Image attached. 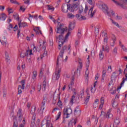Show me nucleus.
<instances>
[{
	"mask_svg": "<svg viewBox=\"0 0 127 127\" xmlns=\"http://www.w3.org/2000/svg\"><path fill=\"white\" fill-rule=\"evenodd\" d=\"M74 27H75V23H70L68 26V32L65 35V38L63 37V34H64V32L67 30V28L64 27V25L63 24H61L56 29V31L57 33L58 34H60L59 35H56V39H59L60 40L59 41V44L58 47V49L59 50H61V47H62V45L64 44V42H65L66 40L68 39V37H69V35L71 34V31H72V29H74Z\"/></svg>",
	"mask_w": 127,
	"mask_h": 127,
	"instance_id": "f257e3e1",
	"label": "nucleus"
},
{
	"mask_svg": "<svg viewBox=\"0 0 127 127\" xmlns=\"http://www.w3.org/2000/svg\"><path fill=\"white\" fill-rule=\"evenodd\" d=\"M97 6L101 9L105 13H107L108 16H111V14H110V12H108V10H109V8L108 7V5L104 3H98L97 4Z\"/></svg>",
	"mask_w": 127,
	"mask_h": 127,
	"instance_id": "f03ea898",
	"label": "nucleus"
},
{
	"mask_svg": "<svg viewBox=\"0 0 127 127\" xmlns=\"http://www.w3.org/2000/svg\"><path fill=\"white\" fill-rule=\"evenodd\" d=\"M67 49V46H64V47H63L62 51L60 53V55L58 56L57 61V67L56 68H58V66H59V62L62 61L63 60V54H64V51L66 50Z\"/></svg>",
	"mask_w": 127,
	"mask_h": 127,
	"instance_id": "7ed1b4c3",
	"label": "nucleus"
},
{
	"mask_svg": "<svg viewBox=\"0 0 127 127\" xmlns=\"http://www.w3.org/2000/svg\"><path fill=\"white\" fill-rule=\"evenodd\" d=\"M72 114V109L70 108H64V118L68 119L70 118V115Z\"/></svg>",
	"mask_w": 127,
	"mask_h": 127,
	"instance_id": "20e7f679",
	"label": "nucleus"
},
{
	"mask_svg": "<svg viewBox=\"0 0 127 127\" xmlns=\"http://www.w3.org/2000/svg\"><path fill=\"white\" fill-rule=\"evenodd\" d=\"M46 102H47V99L44 98L42 102V106L41 107V109L40 110L38 109L37 111V115H39V116H42V115H43V111H44V109H45L44 106H45V104L46 103Z\"/></svg>",
	"mask_w": 127,
	"mask_h": 127,
	"instance_id": "39448f33",
	"label": "nucleus"
},
{
	"mask_svg": "<svg viewBox=\"0 0 127 127\" xmlns=\"http://www.w3.org/2000/svg\"><path fill=\"white\" fill-rule=\"evenodd\" d=\"M35 110H36V107L35 106H33L31 109V114L33 115L32 120V122L31 123V126L34 127L35 123Z\"/></svg>",
	"mask_w": 127,
	"mask_h": 127,
	"instance_id": "423d86ee",
	"label": "nucleus"
},
{
	"mask_svg": "<svg viewBox=\"0 0 127 127\" xmlns=\"http://www.w3.org/2000/svg\"><path fill=\"white\" fill-rule=\"evenodd\" d=\"M68 10H70V4L64 3L62 5V11L64 13H67Z\"/></svg>",
	"mask_w": 127,
	"mask_h": 127,
	"instance_id": "0eeeda50",
	"label": "nucleus"
},
{
	"mask_svg": "<svg viewBox=\"0 0 127 127\" xmlns=\"http://www.w3.org/2000/svg\"><path fill=\"white\" fill-rule=\"evenodd\" d=\"M80 5V3H73L72 5L69 4V11L74 12V10H78V7Z\"/></svg>",
	"mask_w": 127,
	"mask_h": 127,
	"instance_id": "6e6552de",
	"label": "nucleus"
},
{
	"mask_svg": "<svg viewBox=\"0 0 127 127\" xmlns=\"http://www.w3.org/2000/svg\"><path fill=\"white\" fill-rule=\"evenodd\" d=\"M78 62L80 66L77 68V71L74 72V75L75 76H80V69H82V67H83V64H82V60L81 59H78Z\"/></svg>",
	"mask_w": 127,
	"mask_h": 127,
	"instance_id": "1a4fd4ad",
	"label": "nucleus"
},
{
	"mask_svg": "<svg viewBox=\"0 0 127 127\" xmlns=\"http://www.w3.org/2000/svg\"><path fill=\"white\" fill-rule=\"evenodd\" d=\"M21 84L22 85H19L18 87V95H20V94H21V93H22V91H21V90H24V85H25V82H24V80H23L22 81H21Z\"/></svg>",
	"mask_w": 127,
	"mask_h": 127,
	"instance_id": "9d476101",
	"label": "nucleus"
},
{
	"mask_svg": "<svg viewBox=\"0 0 127 127\" xmlns=\"http://www.w3.org/2000/svg\"><path fill=\"white\" fill-rule=\"evenodd\" d=\"M100 116H106V118H113V114L111 113V111H108L107 112V113L106 114L105 112L104 111H101V114Z\"/></svg>",
	"mask_w": 127,
	"mask_h": 127,
	"instance_id": "9b49d317",
	"label": "nucleus"
},
{
	"mask_svg": "<svg viewBox=\"0 0 127 127\" xmlns=\"http://www.w3.org/2000/svg\"><path fill=\"white\" fill-rule=\"evenodd\" d=\"M74 115L77 117H79L81 115V110L79 106H77L74 109Z\"/></svg>",
	"mask_w": 127,
	"mask_h": 127,
	"instance_id": "f8f14e48",
	"label": "nucleus"
},
{
	"mask_svg": "<svg viewBox=\"0 0 127 127\" xmlns=\"http://www.w3.org/2000/svg\"><path fill=\"white\" fill-rule=\"evenodd\" d=\"M94 10V7H91L89 10L88 14L90 17H93L96 13V10Z\"/></svg>",
	"mask_w": 127,
	"mask_h": 127,
	"instance_id": "ddd939ff",
	"label": "nucleus"
},
{
	"mask_svg": "<svg viewBox=\"0 0 127 127\" xmlns=\"http://www.w3.org/2000/svg\"><path fill=\"white\" fill-rule=\"evenodd\" d=\"M60 72H61V70L60 69H58V72L53 76V78L54 79V80L59 79V78H60Z\"/></svg>",
	"mask_w": 127,
	"mask_h": 127,
	"instance_id": "4468645a",
	"label": "nucleus"
},
{
	"mask_svg": "<svg viewBox=\"0 0 127 127\" xmlns=\"http://www.w3.org/2000/svg\"><path fill=\"white\" fill-rule=\"evenodd\" d=\"M90 66V61L88 60L86 64V70L85 71V75L87 76V77H88L89 76V67Z\"/></svg>",
	"mask_w": 127,
	"mask_h": 127,
	"instance_id": "2eb2a0df",
	"label": "nucleus"
},
{
	"mask_svg": "<svg viewBox=\"0 0 127 127\" xmlns=\"http://www.w3.org/2000/svg\"><path fill=\"white\" fill-rule=\"evenodd\" d=\"M119 3L123 5V6H121V7L124 8V9H127V7L124 5V4H127V0H119Z\"/></svg>",
	"mask_w": 127,
	"mask_h": 127,
	"instance_id": "dca6fc26",
	"label": "nucleus"
},
{
	"mask_svg": "<svg viewBox=\"0 0 127 127\" xmlns=\"http://www.w3.org/2000/svg\"><path fill=\"white\" fill-rule=\"evenodd\" d=\"M22 112V110L20 109L18 110L17 113V117H18L19 119V121H22V117H23V115L21 113Z\"/></svg>",
	"mask_w": 127,
	"mask_h": 127,
	"instance_id": "f3484780",
	"label": "nucleus"
},
{
	"mask_svg": "<svg viewBox=\"0 0 127 127\" xmlns=\"http://www.w3.org/2000/svg\"><path fill=\"white\" fill-rule=\"evenodd\" d=\"M100 105L99 106V110H102L104 107V104H105V98L101 97L100 99Z\"/></svg>",
	"mask_w": 127,
	"mask_h": 127,
	"instance_id": "a211bd4d",
	"label": "nucleus"
},
{
	"mask_svg": "<svg viewBox=\"0 0 127 127\" xmlns=\"http://www.w3.org/2000/svg\"><path fill=\"white\" fill-rule=\"evenodd\" d=\"M74 83H75V78L72 77L70 83L68 85V90H72V86H73V85H74Z\"/></svg>",
	"mask_w": 127,
	"mask_h": 127,
	"instance_id": "6ab92c4d",
	"label": "nucleus"
},
{
	"mask_svg": "<svg viewBox=\"0 0 127 127\" xmlns=\"http://www.w3.org/2000/svg\"><path fill=\"white\" fill-rule=\"evenodd\" d=\"M75 17L78 19V20H86V17L82 16L80 14H77L75 15Z\"/></svg>",
	"mask_w": 127,
	"mask_h": 127,
	"instance_id": "aec40b11",
	"label": "nucleus"
},
{
	"mask_svg": "<svg viewBox=\"0 0 127 127\" xmlns=\"http://www.w3.org/2000/svg\"><path fill=\"white\" fill-rule=\"evenodd\" d=\"M102 50L108 53V52H109L110 51V48L109 47V46H108V45H103L102 46Z\"/></svg>",
	"mask_w": 127,
	"mask_h": 127,
	"instance_id": "412c9836",
	"label": "nucleus"
},
{
	"mask_svg": "<svg viewBox=\"0 0 127 127\" xmlns=\"http://www.w3.org/2000/svg\"><path fill=\"white\" fill-rule=\"evenodd\" d=\"M36 77H37V71H34L33 72V75L32 76V82H33V83L35 82V80H36Z\"/></svg>",
	"mask_w": 127,
	"mask_h": 127,
	"instance_id": "4be33fe9",
	"label": "nucleus"
},
{
	"mask_svg": "<svg viewBox=\"0 0 127 127\" xmlns=\"http://www.w3.org/2000/svg\"><path fill=\"white\" fill-rule=\"evenodd\" d=\"M73 124H74V125H76V124H77V121L75 119H72L68 123V127H73Z\"/></svg>",
	"mask_w": 127,
	"mask_h": 127,
	"instance_id": "5701e85b",
	"label": "nucleus"
},
{
	"mask_svg": "<svg viewBox=\"0 0 127 127\" xmlns=\"http://www.w3.org/2000/svg\"><path fill=\"white\" fill-rule=\"evenodd\" d=\"M45 46H44L43 47H42V50L44 52L43 55H41V59H42V58H43V57H46V56H47V52L45 51Z\"/></svg>",
	"mask_w": 127,
	"mask_h": 127,
	"instance_id": "b1692460",
	"label": "nucleus"
},
{
	"mask_svg": "<svg viewBox=\"0 0 127 127\" xmlns=\"http://www.w3.org/2000/svg\"><path fill=\"white\" fill-rule=\"evenodd\" d=\"M96 90H97V87H96V83H94V84L91 86V93L92 94H94L95 92H96Z\"/></svg>",
	"mask_w": 127,
	"mask_h": 127,
	"instance_id": "393cba45",
	"label": "nucleus"
},
{
	"mask_svg": "<svg viewBox=\"0 0 127 127\" xmlns=\"http://www.w3.org/2000/svg\"><path fill=\"white\" fill-rule=\"evenodd\" d=\"M104 51L103 50H100L99 52V59L100 60H103L104 59Z\"/></svg>",
	"mask_w": 127,
	"mask_h": 127,
	"instance_id": "a878e982",
	"label": "nucleus"
},
{
	"mask_svg": "<svg viewBox=\"0 0 127 127\" xmlns=\"http://www.w3.org/2000/svg\"><path fill=\"white\" fill-rule=\"evenodd\" d=\"M119 46L121 47L122 49H123V51L125 52H127V48L124 45L122 44V42H119Z\"/></svg>",
	"mask_w": 127,
	"mask_h": 127,
	"instance_id": "bb28decb",
	"label": "nucleus"
},
{
	"mask_svg": "<svg viewBox=\"0 0 127 127\" xmlns=\"http://www.w3.org/2000/svg\"><path fill=\"white\" fill-rule=\"evenodd\" d=\"M78 13H82L83 11H84V8L83 7V6L79 5L78 6Z\"/></svg>",
	"mask_w": 127,
	"mask_h": 127,
	"instance_id": "cd10ccee",
	"label": "nucleus"
},
{
	"mask_svg": "<svg viewBox=\"0 0 127 127\" xmlns=\"http://www.w3.org/2000/svg\"><path fill=\"white\" fill-rule=\"evenodd\" d=\"M110 21H111L112 24H114V25H115V26H117V27H118V28H120V25L118 22H116L115 20L112 19V18H110Z\"/></svg>",
	"mask_w": 127,
	"mask_h": 127,
	"instance_id": "c85d7f7f",
	"label": "nucleus"
},
{
	"mask_svg": "<svg viewBox=\"0 0 127 127\" xmlns=\"http://www.w3.org/2000/svg\"><path fill=\"white\" fill-rule=\"evenodd\" d=\"M125 77H126V78L124 77L123 78V81L121 83L120 88H119V89H121V88H122L123 85H124L125 84V82H126V81H127V73L126 74Z\"/></svg>",
	"mask_w": 127,
	"mask_h": 127,
	"instance_id": "c756f323",
	"label": "nucleus"
},
{
	"mask_svg": "<svg viewBox=\"0 0 127 127\" xmlns=\"http://www.w3.org/2000/svg\"><path fill=\"white\" fill-rule=\"evenodd\" d=\"M67 17L69 19H72L75 17V15L73 14L72 13L69 12L67 14Z\"/></svg>",
	"mask_w": 127,
	"mask_h": 127,
	"instance_id": "7c9ffc66",
	"label": "nucleus"
},
{
	"mask_svg": "<svg viewBox=\"0 0 127 127\" xmlns=\"http://www.w3.org/2000/svg\"><path fill=\"white\" fill-rule=\"evenodd\" d=\"M6 18V15L5 14H2L0 15V19L3 21H4Z\"/></svg>",
	"mask_w": 127,
	"mask_h": 127,
	"instance_id": "2f4dec72",
	"label": "nucleus"
},
{
	"mask_svg": "<svg viewBox=\"0 0 127 127\" xmlns=\"http://www.w3.org/2000/svg\"><path fill=\"white\" fill-rule=\"evenodd\" d=\"M76 98V96L75 95H72L71 97V98L70 99V101L69 102V105L70 106H72L73 104H74V99Z\"/></svg>",
	"mask_w": 127,
	"mask_h": 127,
	"instance_id": "473e14b6",
	"label": "nucleus"
},
{
	"mask_svg": "<svg viewBox=\"0 0 127 127\" xmlns=\"http://www.w3.org/2000/svg\"><path fill=\"white\" fill-rule=\"evenodd\" d=\"M32 50H27L26 53H25V56H30L31 55H32Z\"/></svg>",
	"mask_w": 127,
	"mask_h": 127,
	"instance_id": "72a5a7b5",
	"label": "nucleus"
},
{
	"mask_svg": "<svg viewBox=\"0 0 127 127\" xmlns=\"http://www.w3.org/2000/svg\"><path fill=\"white\" fill-rule=\"evenodd\" d=\"M19 27H25V26H27V24L25 22L19 23L18 24Z\"/></svg>",
	"mask_w": 127,
	"mask_h": 127,
	"instance_id": "f704fd0d",
	"label": "nucleus"
},
{
	"mask_svg": "<svg viewBox=\"0 0 127 127\" xmlns=\"http://www.w3.org/2000/svg\"><path fill=\"white\" fill-rule=\"evenodd\" d=\"M117 73H118V71H114L111 76V78H113V79H116V78L118 77V75H117Z\"/></svg>",
	"mask_w": 127,
	"mask_h": 127,
	"instance_id": "c9c22d12",
	"label": "nucleus"
},
{
	"mask_svg": "<svg viewBox=\"0 0 127 127\" xmlns=\"http://www.w3.org/2000/svg\"><path fill=\"white\" fill-rule=\"evenodd\" d=\"M46 81L44 80L43 82V88H42V90L43 91H45V90H46Z\"/></svg>",
	"mask_w": 127,
	"mask_h": 127,
	"instance_id": "e433bc0d",
	"label": "nucleus"
},
{
	"mask_svg": "<svg viewBox=\"0 0 127 127\" xmlns=\"http://www.w3.org/2000/svg\"><path fill=\"white\" fill-rule=\"evenodd\" d=\"M13 28V29H17V26L16 25L14 27L12 26V25L10 24L9 25L8 29L9 30H11V29Z\"/></svg>",
	"mask_w": 127,
	"mask_h": 127,
	"instance_id": "4c0bfd02",
	"label": "nucleus"
},
{
	"mask_svg": "<svg viewBox=\"0 0 127 127\" xmlns=\"http://www.w3.org/2000/svg\"><path fill=\"white\" fill-rule=\"evenodd\" d=\"M35 91V86L34 85L31 86V90L30 91V94H32L33 92Z\"/></svg>",
	"mask_w": 127,
	"mask_h": 127,
	"instance_id": "58836bf2",
	"label": "nucleus"
},
{
	"mask_svg": "<svg viewBox=\"0 0 127 127\" xmlns=\"http://www.w3.org/2000/svg\"><path fill=\"white\" fill-rule=\"evenodd\" d=\"M108 12H109V13L111 15V16H109L110 17H112V16H115V12H114L113 10H110L109 11V10H108Z\"/></svg>",
	"mask_w": 127,
	"mask_h": 127,
	"instance_id": "ea45409f",
	"label": "nucleus"
},
{
	"mask_svg": "<svg viewBox=\"0 0 127 127\" xmlns=\"http://www.w3.org/2000/svg\"><path fill=\"white\" fill-rule=\"evenodd\" d=\"M112 39H113V43L112 44H111V46L112 47L115 46V42H116V37L115 36V35H113L112 37Z\"/></svg>",
	"mask_w": 127,
	"mask_h": 127,
	"instance_id": "a19ab883",
	"label": "nucleus"
},
{
	"mask_svg": "<svg viewBox=\"0 0 127 127\" xmlns=\"http://www.w3.org/2000/svg\"><path fill=\"white\" fill-rule=\"evenodd\" d=\"M46 127H53L52 124H50V121L49 120L47 121Z\"/></svg>",
	"mask_w": 127,
	"mask_h": 127,
	"instance_id": "79ce46f5",
	"label": "nucleus"
},
{
	"mask_svg": "<svg viewBox=\"0 0 127 127\" xmlns=\"http://www.w3.org/2000/svg\"><path fill=\"white\" fill-rule=\"evenodd\" d=\"M112 1H113V2H114V3H115V4H117V5H120L121 6H123V5L120 3V2L119 1H118L116 0H112Z\"/></svg>",
	"mask_w": 127,
	"mask_h": 127,
	"instance_id": "37998d69",
	"label": "nucleus"
},
{
	"mask_svg": "<svg viewBox=\"0 0 127 127\" xmlns=\"http://www.w3.org/2000/svg\"><path fill=\"white\" fill-rule=\"evenodd\" d=\"M118 106V103L115 101V100H113V103H112V106L113 108H116Z\"/></svg>",
	"mask_w": 127,
	"mask_h": 127,
	"instance_id": "c03bdc74",
	"label": "nucleus"
},
{
	"mask_svg": "<svg viewBox=\"0 0 127 127\" xmlns=\"http://www.w3.org/2000/svg\"><path fill=\"white\" fill-rule=\"evenodd\" d=\"M0 42L1 43V44H2V45H5V46H7V42H5V41H1V39H0Z\"/></svg>",
	"mask_w": 127,
	"mask_h": 127,
	"instance_id": "a18cd8bd",
	"label": "nucleus"
},
{
	"mask_svg": "<svg viewBox=\"0 0 127 127\" xmlns=\"http://www.w3.org/2000/svg\"><path fill=\"white\" fill-rule=\"evenodd\" d=\"M106 73H107V72L106 71V70H103V72H102L103 78L102 79V81H104V78H105V77H106Z\"/></svg>",
	"mask_w": 127,
	"mask_h": 127,
	"instance_id": "49530a36",
	"label": "nucleus"
},
{
	"mask_svg": "<svg viewBox=\"0 0 127 127\" xmlns=\"http://www.w3.org/2000/svg\"><path fill=\"white\" fill-rule=\"evenodd\" d=\"M104 43L103 45H108V37L104 38Z\"/></svg>",
	"mask_w": 127,
	"mask_h": 127,
	"instance_id": "de8ad7c7",
	"label": "nucleus"
},
{
	"mask_svg": "<svg viewBox=\"0 0 127 127\" xmlns=\"http://www.w3.org/2000/svg\"><path fill=\"white\" fill-rule=\"evenodd\" d=\"M11 3H15V4H19V3L15 0H10Z\"/></svg>",
	"mask_w": 127,
	"mask_h": 127,
	"instance_id": "09e8293b",
	"label": "nucleus"
},
{
	"mask_svg": "<svg viewBox=\"0 0 127 127\" xmlns=\"http://www.w3.org/2000/svg\"><path fill=\"white\" fill-rule=\"evenodd\" d=\"M99 102H100V100H99V99H96L95 100L94 105H96V107H98L99 106Z\"/></svg>",
	"mask_w": 127,
	"mask_h": 127,
	"instance_id": "8fccbe9b",
	"label": "nucleus"
},
{
	"mask_svg": "<svg viewBox=\"0 0 127 127\" xmlns=\"http://www.w3.org/2000/svg\"><path fill=\"white\" fill-rule=\"evenodd\" d=\"M115 17L117 20H121L122 19V16H119V15H115Z\"/></svg>",
	"mask_w": 127,
	"mask_h": 127,
	"instance_id": "3c124183",
	"label": "nucleus"
},
{
	"mask_svg": "<svg viewBox=\"0 0 127 127\" xmlns=\"http://www.w3.org/2000/svg\"><path fill=\"white\" fill-rule=\"evenodd\" d=\"M89 100H90V95H88L85 100V103L87 104V103L89 102Z\"/></svg>",
	"mask_w": 127,
	"mask_h": 127,
	"instance_id": "603ef678",
	"label": "nucleus"
},
{
	"mask_svg": "<svg viewBox=\"0 0 127 127\" xmlns=\"http://www.w3.org/2000/svg\"><path fill=\"white\" fill-rule=\"evenodd\" d=\"M13 17L15 19H16L17 20H19V18H18V14H15V15H13Z\"/></svg>",
	"mask_w": 127,
	"mask_h": 127,
	"instance_id": "864d4df0",
	"label": "nucleus"
},
{
	"mask_svg": "<svg viewBox=\"0 0 127 127\" xmlns=\"http://www.w3.org/2000/svg\"><path fill=\"white\" fill-rule=\"evenodd\" d=\"M88 10H89V7L88 6V5H86L84 8L85 13H87V11H88Z\"/></svg>",
	"mask_w": 127,
	"mask_h": 127,
	"instance_id": "5fc2aeb1",
	"label": "nucleus"
},
{
	"mask_svg": "<svg viewBox=\"0 0 127 127\" xmlns=\"http://www.w3.org/2000/svg\"><path fill=\"white\" fill-rule=\"evenodd\" d=\"M48 9L49 10H52V11H53V10H54V8L52 6H48Z\"/></svg>",
	"mask_w": 127,
	"mask_h": 127,
	"instance_id": "6e6d98bb",
	"label": "nucleus"
},
{
	"mask_svg": "<svg viewBox=\"0 0 127 127\" xmlns=\"http://www.w3.org/2000/svg\"><path fill=\"white\" fill-rule=\"evenodd\" d=\"M7 10L9 14H10V13H12L13 12V11L12 10V8H8Z\"/></svg>",
	"mask_w": 127,
	"mask_h": 127,
	"instance_id": "4d7b16f0",
	"label": "nucleus"
},
{
	"mask_svg": "<svg viewBox=\"0 0 127 127\" xmlns=\"http://www.w3.org/2000/svg\"><path fill=\"white\" fill-rule=\"evenodd\" d=\"M34 31H35L36 35L42 34V33H41V31H37L35 29H34Z\"/></svg>",
	"mask_w": 127,
	"mask_h": 127,
	"instance_id": "13d9d810",
	"label": "nucleus"
},
{
	"mask_svg": "<svg viewBox=\"0 0 127 127\" xmlns=\"http://www.w3.org/2000/svg\"><path fill=\"white\" fill-rule=\"evenodd\" d=\"M6 91H3V94H2V97L3 98H5L6 97Z\"/></svg>",
	"mask_w": 127,
	"mask_h": 127,
	"instance_id": "bf43d9fd",
	"label": "nucleus"
},
{
	"mask_svg": "<svg viewBox=\"0 0 127 127\" xmlns=\"http://www.w3.org/2000/svg\"><path fill=\"white\" fill-rule=\"evenodd\" d=\"M113 52L114 54H117L118 53V48L115 47L113 50Z\"/></svg>",
	"mask_w": 127,
	"mask_h": 127,
	"instance_id": "052dcab7",
	"label": "nucleus"
},
{
	"mask_svg": "<svg viewBox=\"0 0 127 127\" xmlns=\"http://www.w3.org/2000/svg\"><path fill=\"white\" fill-rule=\"evenodd\" d=\"M20 10H21V11H22V12H24V11H25V8L23 7V6H20Z\"/></svg>",
	"mask_w": 127,
	"mask_h": 127,
	"instance_id": "680f3d73",
	"label": "nucleus"
},
{
	"mask_svg": "<svg viewBox=\"0 0 127 127\" xmlns=\"http://www.w3.org/2000/svg\"><path fill=\"white\" fill-rule=\"evenodd\" d=\"M95 34H97V35L99 34V28H95Z\"/></svg>",
	"mask_w": 127,
	"mask_h": 127,
	"instance_id": "e2e57ef3",
	"label": "nucleus"
},
{
	"mask_svg": "<svg viewBox=\"0 0 127 127\" xmlns=\"http://www.w3.org/2000/svg\"><path fill=\"white\" fill-rule=\"evenodd\" d=\"M114 123L116 124V125H119L120 120L119 119H116L115 120Z\"/></svg>",
	"mask_w": 127,
	"mask_h": 127,
	"instance_id": "0e129e2a",
	"label": "nucleus"
},
{
	"mask_svg": "<svg viewBox=\"0 0 127 127\" xmlns=\"http://www.w3.org/2000/svg\"><path fill=\"white\" fill-rule=\"evenodd\" d=\"M87 1L89 4H93V0H87Z\"/></svg>",
	"mask_w": 127,
	"mask_h": 127,
	"instance_id": "69168bd1",
	"label": "nucleus"
},
{
	"mask_svg": "<svg viewBox=\"0 0 127 127\" xmlns=\"http://www.w3.org/2000/svg\"><path fill=\"white\" fill-rule=\"evenodd\" d=\"M102 36H104V38L106 37H108L107 34L106 32H103L102 33Z\"/></svg>",
	"mask_w": 127,
	"mask_h": 127,
	"instance_id": "338daca9",
	"label": "nucleus"
},
{
	"mask_svg": "<svg viewBox=\"0 0 127 127\" xmlns=\"http://www.w3.org/2000/svg\"><path fill=\"white\" fill-rule=\"evenodd\" d=\"M58 106L59 107H62V106H63L62 102H61V101H59L58 102Z\"/></svg>",
	"mask_w": 127,
	"mask_h": 127,
	"instance_id": "774afa93",
	"label": "nucleus"
}]
</instances>
